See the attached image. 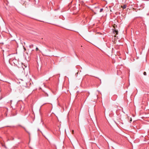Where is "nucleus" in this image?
<instances>
[{
	"label": "nucleus",
	"mask_w": 149,
	"mask_h": 149,
	"mask_svg": "<svg viewBox=\"0 0 149 149\" xmlns=\"http://www.w3.org/2000/svg\"><path fill=\"white\" fill-rule=\"evenodd\" d=\"M11 55H9V56L10 59H9V62H13L14 64H15L17 61V60L15 58V57H14L13 58H10V56Z\"/></svg>",
	"instance_id": "1"
},
{
	"label": "nucleus",
	"mask_w": 149,
	"mask_h": 149,
	"mask_svg": "<svg viewBox=\"0 0 149 149\" xmlns=\"http://www.w3.org/2000/svg\"><path fill=\"white\" fill-rule=\"evenodd\" d=\"M121 7L123 9H125L127 7V5H124L123 6H122Z\"/></svg>",
	"instance_id": "2"
},
{
	"label": "nucleus",
	"mask_w": 149,
	"mask_h": 149,
	"mask_svg": "<svg viewBox=\"0 0 149 149\" xmlns=\"http://www.w3.org/2000/svg\"><path fill=\"white\" fill-rule=\"evenodd\" d=\"M33 47V45L32 44H31L29 45V47L30 48H31Z\"/></svg>",
	"instance_id": "3"
},
{
	"label": "nucleus",
	"mask_w": 149,
	"mask_h": 149,
	"mask_svg": "<svg viewBox=\"0 0 149 149\" xmlns=\"http://www.w3.org/2000/svg\"><path fill=\"white\" fill-rule=\"evenodd\" d=\"M103 10V8H101L100 10V12H102Z\"/></svg>",
	"instance_id": "4"
},
{
	"label": "nucleus",
	"mask_w": 149,
	"mask_h": 149,
	"mask_svg": "<svg viewBox=\"0 0 149 149\" xmlns=\"http://www.w3.org/2000/svg\"><path fill=\"white\" fill-rule=\"evenodd\" d=\"M114 33H116V34H118V31L116 30H115L114 31Z\"/></svg>",
	"instance_id": "5"
},
{
	"label": "nucleus",
	"mask_w": 149,
	"mask_h": 149,
	"mask_svg": "<svg viewBox=\"0 0 149 149\" xmlns=\"http://www.w3.org/2000/svg\"><path fill=\"white\" fill-rule=\"evenodd\" d=\"M143 74L144 75H146V72H143Z\"/></svg>",
	"instance_id": "6"
},
{
	"label": "nucleus",
	"mask_w": 149,
	"mask_h": 149,
	"mask_svg": "<svg viewBox=\"0 0 149 149\" xmlns=\"http://www.w3.org/2000/svg\"><path fill=\"white\" fill-rule=\"evenodd\" d=\"M23 127V128L25 130L26 132H27V131H26V129H25V128L24 127Z\"/></svg>",
	"instance_id": "7"
},
{
	"label": "nucleus",
	"mask_w": 149,
	"mask_h": 149,
	"mask_svg": "<svg viewBox=\"0 0 149 149\" xmlns=\"http://www.w3.org/2000/svg\"><path fill=\"white\" fill-rule=\"evenodd\" d=\"M38 47H36V51H38Z\"/></svg>",
	"instance_id": "8"
},
{
	"label": "nucleus",
	"mask_w": 149,
	"mask_h": 149,
	"mask_svg": "<svg viewBox=\"0 0 149 149\" xmlns=\"http://www.w3.org/2000/svg\"><path fill=\"white\" fill-rule=\"evenodd\" d=\"M73 132H74V131H73V130L72 131V133H73Z\"/></svg>",
	"instance_id": "9"
},
{
	"label": "nucleus",
	"mask_w": 149,
	"mask_h": 149,
	"mask_svg": "<svg viewBox=\"0 0 149 149\" xmlns=\"http://www.w3.org/2000/svg\"><path fill=\"white\" fill-rule=\"evenodd\" d=\"M12 100H10V102H11H11H12Z\"/></svg>",
	"instance_id": "10"
},
{
	"label": "nucleus",
	"mask_w": 149,
	"mask_h": 149,
	"mask_svg": "<svg viewBox=\"0 0 149 149\" xmlns=\"http://www.w3.org/2000/svg\"><path fill=\"white\" fill-rule=\"evenodd\" d=\"M2 99V97H1V98H0V100H1Z\"/></svg>",
	"instance_id": "11"
}]
</instances>
